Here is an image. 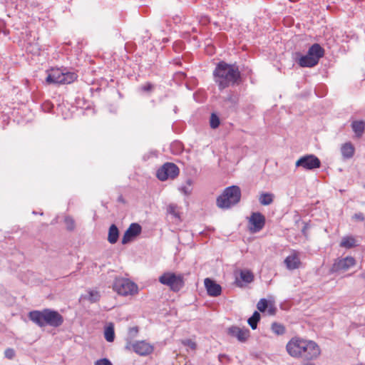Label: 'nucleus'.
Here are the masks:
<instances>
[{"mask_svg":"<svg viewBox=\"0 0 365 365\" xmlns=\"http://www.w3.org/2000/svg\"><path fill=\"white\" fill-rule=\"evenodd\" d=\"M213 75L215 82L221 89L234 84L240 76L237 68L234 65H230L223 61L220 62L217 65Z\"/></svg>","mask_w":365,"mask_h":365,"instance_id":"f257e3e1","label":"nucleus"},{"mask_svg":"<svg viewBox=\"0 0 365 365\" xmlns=\"http://www.w3.org/2000/svg\"><path fill=\"white\" fill-rule=\"evenodd\" d=\"M29 318L40 327L47 325L58 327L63 323V316L57 311L50 309L31 311L29 313Z\"/></svg>","mask_w":365,"mask_h":365,"instance_id":"f03ea898","label":"nucleus"},{"mask_svg":"<svg viewBox=\"0 0 365 365\" xmlns=\"http://www.w3.org/2000/svg\"><path fill=\"white\" fill-rule=\"evenodd\" d=\"M241 198L240 188L237 185L226 187L222 193L217 197L216 203L221 209H229L237 205Z\"/></svg>","mask_w":365,"mask_h":365,"instance_id":"7ed1b4c3","label":"nucleus"},{"mask_svg":"<svg viewBox=\"0 0 365 365\" xmlns=\"http://www.w3.org/2000/svg\"><path fill=\"white\" fill-rule=\"evenodd\" d=\"M77 78L78 75L75 72L56 68L47 71L46 81L49 84H70Z\"/></svg>","mask_w":365,"mask_h":365,"instance_id":"20e7f679","label":"nucleus"},{"mask_svg":"<svg viewBox=\"0 0 365 365\" xmlns=\"http://www.w3.org/2000/svg\"><path fill=\"white\" fill-rule=\"evenodd\" d=\"M113 290L119 295L127 297L133 296L138 293V286L127 278H116L113 284Z\"/></svg>","mask_w":365,"mask_h":365,"instance_id":"39448f33","label":"nucleus"},{"mask_svg":"<svg viewBox=\"0 0 365 365\" xmlns=\"http://www.w3.org/2000/svg\"><path fill=\"white\" fill-rule=\"evenodd\" d=\"M324 55V49L318 43L313 44L305 56H302L298 63L302 67H312L317 64L319 58Z\"/></svg>","mask_w":365,"mask_h":365,"instance_id":"423d86ee","label":"nucleus"},{"mask_svg":"<svg viewBox=\"0 0 365 365\" xmlns=\"http://www.w3.org/2000/svg\"><path fill=\"white\" fill-rule=\"evenodd\" d=\"M159 282L162 284L168 287L173 292L180 291L185 284L182 274L173 272H164L159 277Z\"/></svg>","mask_w":365,"mask_h":365,"instance_id":"0eeeda50","label":"nucleus"},{"mask_svg":"<svg viewBox=\"0 0 365 365\" xmlns=\"http://www.w3.org/2000/svg\"><path fill=\"white\" fill-rule=\"evenodd\" d=\"M306 339L299 336L292 337L286 345L288 354L295 359H300Z\"/></svg>","mask_w":365,"mask_h":365,"instance_id":"6e6552de","label":"nucleus"},{"mask_svg":"<svg viewBox=\"0 0 365 365\" xmlns=\"http://www.w3.org/2000/svg\"><path fill=\"white\" fill-rule=\"evenodd\" d=\"M320 355L321 349L319 346L312 340L306 339L300 359L311 361L317 359Z\"/></svg>","mask_w":365,"mask_h":365,"instance_id":"1a4fd4ad","label":"nucleus"},{"mask_svg":"<svg viewBox=\"0 0 365 365\" xmlns=\"http://www.w3.org/2000/svg\"><path fill=\"white\" fill-rule=\"evenodd\" d=\"M179 175V168L172 163H165L157 172L160 180L165 181L169 178L173 179Z\"/></svg>","mask_w":365,"mask_h":365,"instance_id":"9d476101","label":"nucleus"},{"mask_svg":"<svg viewBox=\"0 0 365 365\" xmlns=\"http://www.w3.org/2000/svg\"><path fill=\"white\" fill-rule=\"evenodd\" d=\"M125 349L128 350L132 349L140 356H148L152 354L154 351L153 346L144 340L138 341L133 344H128L125 346Z\"/></svg>","mask_w":365,"mask_h":365,"instance_id":"9b49d317","label":"nucleus"},{"mask_svg":"<svg viewBox=\"0 0 365 365\" xmlns=\"http://www.w3.org/2000/svg\"><path fill=\"white\" fill-rule=\"evenodd\" d=\"M297 167H302L305 170H313L321 166L319 159L314 155H307L300 158L296 162Z\"/></svg>","mask_w":365,"mask_h":365,"instance_id":"f8f14e48","label":"nucleus"},{"mask_svg":"<svg viewBox=\"0 0 365 365\" xmlns=\"http://www.w3.org/2000/svg\"><path fill=\"white\" fill-rule=\"evenodd\" d=\"M356 264V260L352 257H346L344 258L336 259L331 267V271L336 272H346L351 267Z\"/></svg>","mask_w":365,"mask_h":365,"instance_id":"ddd939ff","label":"nucleus"},{"mask_svg":"<svg viewBox=\"0 0 365 365\" xmlns=\"http://www.w3.org/2000/svg\"><path fill=\"white\" fill-rule=\"evenodd\" d=\"M250 230L252 232L260 231L265 223L264 217L259 212L253 213L250 218Z\"/></svg>","mask_w":365,"mask_h":365,"instance_id":"4468645a","label":"nucleus"},{"mask_svg":"<svg viewBox=\"0 0 365 365\" xmlns=\"http://www.w3.org/2000/svg\"><path fill=\"white\" fill-rule=\"evenodd\" d=\"M141 232V227L138 223H132L128 230L125 232L123 238L122 243L123 245L132 241Z\"/></svg>","mask_w":365,"mask_h":365,"instance_id":"2eb2a0df","label":"nucleus"},{"mask_svg":"<svg viewBox=\"0 0 365 365\" xmlns=\"http://www.w3.org/2000/svg\"><path fill=\"white\" fill-rule=\"evenodd\" d=\"M284 264L289 270L297 269L301 266L299 254L296 250H292L291 253L284 259Z\"/></svg>","mask_w":365,"mask_h":365,"instance_id":"dca6fc26","label":"nucleus"},{"mask_svg":"<svg viewBox=\"0 0 365 365\" xmlns=\"http://www.w3.org/2000/svg\"><path fill=\"white\" fill-rule=\"evenodd\" d=\"M230 336L235 337L239 341L245 342L250 336V331L238 327H231L227 329Z\"/></svg>","mask_w":365,"mask_h":365,"instance_id":"f3484780","label":"nucleus"},{"mask_svg":"<svg viewBox=\"0 0 365 365\" xmlns=\"http://www.w3.org/2000/svg\"><path fill=\"white\" fill-rule=\"evenodd\" d=\"M204 284L209 296L217 297L220 295L222 292V287L214 280L210 278H206L205 279Z\"/></svg>","mask_w":365,"mask_h":365,"instance_id":"a211bd4d","label":"nucleus"},{"mask_svg":"<svg viewBox=\"0 0 365 365\" xmlns=\"http://www.w3.org/2000/svg\"><path fill=\"white\" fill-rule=\"evenodd\" d=\"M254 280L253 273L248 269H242L240 271V277L236 278V284L239 287H243L246 284L251 283Z\"/></svg>","mask_w":365,"mask_h":365,"instance_id":"6ab92c4d","label":"nucleus"},{"mask_svg":"<svg viewBox=\"0 0 365 365\" xmlns=\"http://www.w3.org/2000/svg\"><path fill=\"white\" fill-rule=\"evenodd\" d=\"M257 307L261 312H265L267 309V312L269 315H274L276 312V307L273 302H268L266 299H261L257 304Z\"/></svg>","mask_w":365,"mask_h":365,"instance_id":"aec40b11","label":"nucleus"},{"mask_svg":"<svg viewBox=\"0 0 365 365\" xmlns=\"http://www.w3.org/2000/svg\"><path fill=\"white\" fill-rule=\"evenodd\" d=\"M342 156L346 158H351L354 153V148L350 143H344L341 148Z\"/></svg>","mask_w":365,"mask_h":365,"instance_id":"412c9836","label":"nucleus"},{"mask_svg":"<svg viewBox=\"0 0 365 365\" xmlns=\"http://www.w3.org/2000/svg\"><path fill=\"white\" fill-rule=\"evenodd\" d=\"M104 337L108 342H113L115 339L114 324L109 323L105 327Z\"/></svg>","mask_w":365,"mask_h":365,"instance_id":"4be33fe9","label":"nucleus"},{"mask_svg":"<svg viewBox=\"0 0 365 365\" xmlns=\"http://www.w3.org/2000/svg\"><path fill=\"white\" fill-rule=\"evenodd\" d=\"M118 237L119 232L118 227L115 225H112L108 230V242L111 244H114L118 241Z\"/></svg>","mask_w":365,"mask_h":365,"instance_id":"5701e85b","label":"nucleus"},{"mask_svg":"<svg viewBox=\"0 0 365 365\" xmlns=\"http://www.w3.org/2000/svg\"><path fill=\"white\" fill-rule=\"evenodd\" d=\"M340 246L346 249H350L356 246V241L354 237L346 236L341 239Z\"/></svg>","mask_w":365,"mask_h":365,"instance_id":"b1692460","label":"nucleus"},{"mask_svg":"<svg viewBox=\"0 0 365 365\" xmlns=\"http://www.w3.org/2000/svg\"><path fill=\"white\" fill-rule=\"evenodd\" d=\"M274 195L270 192H262L259 197V201L262 205H269L274 200Z\"/></svg>","mask_w":365,"mask_h":365,"instance_id":"393cba45","label":"nucleus"},{"mask_svg":"<svg viewBox=\"0 0 365 365\" xmlns=\"http://www.w3.org/2000/svg\"><path fill=\"white\" fill-rule=\"evenodd\" d=\"M351 127L354 133L360 136L364 130L365 125L363 121H354L352 123Z\"/></svg>","mask_w":365,"mask_h":365,"instance_id":"a878e982","label":"nucleus"},{"mask_svg":"<svg viewBox=\"0 0 365 365\" xmlns=\"http://www.w3.org/2000/svg\"><path fill=\"white\" fill-rule=\"evenodd\" d=\"M260 319V314L258 312L255 311L252 316L247 320L249 325L252 329H255L257 327V323Z\"/></svg>","mask_w":365,"mask_h":365,"instance_id":"bb28decb","label":"nucleus"},{"mask_svg":"<svg viewBox=\"0 0 365 365\" xmlns=\"http://www.w3.org/2000/svg\"><path fill=\"white\" fill-rule=\"evenodd\" d=\"M271 329L277 335H282L285 332V328L281 324L274 322L272 324Z\"/></svg>","mask_w":365,"mask_h":365,"instance_id":"cd10ccee","label":"nucleus"},{"mask_svg":"<svg viewBox=\"0 0 365 365\" xmlns=\"http://www.w3.org/2000/svg\"><path fill=\"white\" fill-rule=\"evenodd\" d=\"M180 191L183 192L185 195H188L191 193L192 191V182L191 180H187L185 185H183L180 187Z\"/></svg>","mask_w":365,"mask_h":365,"instance_id":"c85d7f7f","label":"nucleus"},{"mask_svg":"<svg viewBox=\"0 0 365 365\" xmlns=\"http://www.w3.org/2000/svg\"><path fill=\"white\" fill-rule=\"evenodd\" d=\"M220 125V119L217 115L212 113L210 117V126L212 128H217Z\"/></svg>","mask_w":365,"mask_h":365,"instance_id":"c756f323","label":"nucleus"},{"mask_svg":"<svg viewBox=\"0 0 365 365\" xmlns=\"http://www.w3.org/2000/svg\"><path fill=\"white\" fill-rule=\"evenodd\" d=\"M88 299L91 302H96L100 297L99 292L98 291L91 290L88 292Z\"/></svg>","mask_w":365,"mask_h":365,"instance_id":"7c9ffc66","label":"nucleus"},{"mask_svg":"<svg viewBox=\"0 0 365 365\" xmlns=\"http://www.w3.org/2000/svg\"><path fill=\"white\" fill-rule=\"evenodd\" d=\"M65 223L66 225V227L68 230H73L75 226V222L73 219L71 217H66L65 218Z\"/></svg>","mask_w":365,"mask_h":365,"instance_id":"2f4dec72","label":"nucleus"},{"mask_svg":"<svg viewBox=\"0 0 365 365\" xmlns=\"http://www.w3.org/2000/svg\"><path fill=\"white\" fill-rule=\"evenodd\" d=\"M94 365H113L110 361L106 358L97 360Z\"/></svg>","mask_w":365,"mask_h":365,"instance_id":"473e14b6","label":"nucleus"},{"mask_svg":"<svg viewBox=\"0 0 365 365\" xmlns=\"http://www.w3.org/2000/svg\"><path fill=\"white\" fill-rule=\"evenodd\" d=\"M5 356L9 359H11L15 356V351L13 349H6L4 351Z\"/></svg>","mask_w":365,"mask_h":365,"instance_id":"72a5a7b5","label":"nucleus"},{"mask_svg":"<svg viewBox=\"0 0 365 365\" xmlns=\"http://www.w3.org/2000/svg\"><path fill=\"white\" fill-rule=\"evenodd\" d=\"M184 345L190 346L191 349H195L196 348V344L192 340L187 339L182 341Z\"/></svg>","mask_w":365,"mask_h":365,"instance_id":"f704fd0d","label":"nucleus"},{"mask_svg":"<svg viewBox=\"0 0 365 365\" xmlns=\"http://www.w3.org/2000/svg\"><path fill=\"white\" fill-rule=\"evenodd\" d=\"M138 332V328L137 327H132L129 329V333L131 335H135Z\"/></svg>","mask_w":365,"mask_h":365,"instance_id":"c9c22d12","label":"nucleus"},{"mask_svg":"<svg viewBox=\"0 0 365 365\" xmlns=\"http://www.w3.org/2000/svg\"><path fill=\"white\" fill-rule=\"evenodd\" d=\"M354 218H356V220H364V217L362 213L356 214L354 215Z\"/></svg>","mask_w":365,"mask_h":365,"instance_id":"e433bc0d","label":"nucleus"},{"mask_svg":"<svg viewBox=\"0 0 365 365\" xmlns=\"http://www.w3.org/2000/svg\"><path fill=\"white\" fill-rule=\"evenodd\" d=\"M152 88V86L150 83H148L145 86H143V90L145 91H149Z\"/></svg>","mask_w":365,"mask_h":365,"instance_id":"4c0bfd02","label":"nucleus"},{"mask_svg":"<svg viewBox=\"0 0 365 365\" xmlns=\"http://www.w3.org/2000/svg\"><path fill=\"white\" fill-rule=\"evenodd\" d=\"M360 277L362 278V279H365V270L360 274Z\"/></svg>","mask_w":365,"mask_h":365,"instance_id":"58836bf2","label":"nucleus"},{"mask_svg":"<svg viewBox=\"0 0 365 365\" xmlns=\"http://www.w3.org/2000/svg\"><path fill=\"white\" fill-rule=\"evenodd\" d=\"M304 365H314V364H306Z\"/></svg>","mask_w":365,"mask_h":365,"instance_id":"ea45409f","label":"nucleus"}]
</instances>
